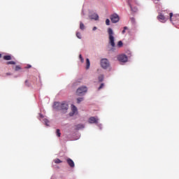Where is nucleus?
I'll return each mask as SVG.
<instances>
[{"label":"nucleus","instance_id":"obj_30","mask_svg":"<svg viewBox=\"0 0 179 179\" xmlns=\"http://www.w3.org/2000/svg\"><path fill=\"white\" fill-rule=\"evenodd\" d=\"M25 85H26V86H30V84L29 83V80H25Z\"/></svg>","mask_w":179,"mask_h":179},{"label":"nucleus","instance_id":"obj_7","mask_svg":"<svg viewBox=\"0 0 179 179\" xmlns=\"http://www.w3.org/2000/svg\"><path fill=\"white\" fill-rule=\"evenodd\" d=\"M88 122L90 124H97V122H99V119L94 117H90L88 120Z\"/></svg>","mask_w":179,"mask_h":179},{"label":"nucleus","instance_id":"obj_4","mask_svg":"<svg viewBox=\"0 0 179 179\" xmlns=\"http://www.w3.org/2000/svg\"><path fill=\"white\" fill-rule=\"evenodd\" d=\"M101 66L103 69H107V68H108V66H110V62H108V59H102L101 60Z\"/></svg>","mask_w":179,"mask_h":179},{"label":"nucleus","instance_id":"obj_29","mask_svg":"<svg viewBox=\"0 0 179 179\" xmlns=\"http://www.w3.org/2000/svg\"><path fill=\"white\" fill-rule=\"evenodd\" d=\"M125 30H128V27H124V30L122 31V34H124Z\"/></svg>","mask_w":179,"mask_h":179},{"label":"nucleus","instance_id":"obj_15","mask_svg":"<svg viewBox=\"0 0 179 179\" xmlns=\"http://www.w3.org/2000/svg\"><path fill=\"white\" fill-rule=\"evenodd\" d=\"M6 65H16V62L13 61L7 62Z\"/></svg>","mask_w":179,"mask_h":179},{"label":"nucleus","instance_id":"obj_5","mask_svg":"<svg viewBox=\"0 0 179 179\" xmlns=\"http://www.w3.org/2000/svg\"><path fill=\"white\" fill-rule=\"evenodd\" d=\"M110 20L112 23H118L120 22V16L118 14H113L110 15Z\"/></svg>","mask_w":179,"mask_h":179},{"label":"nucleus","instance_id":"obj_31","mask_svg":"<svg viewBox=\"0 0 179 179\" xmlns=\"http://www.w3.org/2000/svg\"><path fill=\"white\" fill-rule=\"evenodd\" d=\"M79 58H80L81 62H83L84 59H83V57H82V55H80Z\"/></svg>","mask_w":179,"mask_h":179},{"label":"nucleus","instance_id":"obj_2","mask_svg":"<svg viewBox=\"0 0 179 179\" xmlns=\"http://www.w3.org/2000/svg\"><path fill=\"white\" fill-rule=\"evenodd\" d=\"M108 34L109 36V44H110L112 47H115V43L114 42V31H113V29L108 28Z\"/></svg>","mask_w":179,"mask_h":179},{"label":"nucleus","instance_id":"obj_10","mask_svg":"<svg viewBox=\"0 0 179 179\" xmlns=\"http://www.w3.org/2000/svg\"><path fill=\"white\" fill-rule=\"evenodd\" d=\"M66 162H67L69 166H70V167H75V162H73V160H72L70 158H68L66 159Z\"/></svg>","mask_w":179,"mask_h":179},{"label":"nucleus","instance_id":"obj_26","mask_svg":"<svg viewBox=\"0 0 179 179\" xmlns=\"http://www.w3.org/2000/svg\"><path fill=\"white\" fill-rule=\"evenodd\" d=\"M76 37H78V38H82L80 33V32H77L76 33Z\"/></svg>","mask_w":179,"mask_h":179},{"label":"nucleus","instance_id":"obj_22","mask_svg":"<svg viewBox=\"0 0 179 179\" xmlns=\"http://www.w3.org/2000/svg\"><path fill=\"white\" fill-rule=\"evenodd\" d=\"M103 87H104V83H101L100 85V86L98 88V90H101V89H103Z\"/></svg>","mask_w":179,"mask_h":179},{"label":"nucleus","instance_id":"obj_12","mask_svg":"<svg viewBox=\"0 0 179 179\" xmlns=\"http://www.w3.org/2000/svg\"><path fill=\"white\" fill-rule=\"evenodd\" d=\"M83 128H85V125L83 124L76 125V129H83Z\"/></svg>","mask_w":179,"mask_h":179},{"label":"nucleus","instance_id":"obj_17","mask_svg":"<svg viewBox=\"0 0 179 179\" xmlns=\"http://www.w3.org/2000/svg\"><path fill=\"white\" fill-rule=\"evenodd\" d=\"M130 8H131L132 12H138V8L132 7L131 6H130Z\"/></svg>","mask_w":179,"mask_h":179},{"label":"nucleus","instance_id":"obj_11","mask_svg":"<svg viewBox=\"0 0 179 179\" xmlns=\"http://www.w3.org/2000/svg\"><path fill=\"white\" fill-rule=\"evenodd\" d=\"M71 110L73 111V114H75L78 112V108H76L75 105H71Z\"/></svg>","mask_w":179,"mask_h":179},{"label":"nucleus","instance_id":"obj_27","mask_svg":"<svg viewBox=\"0 0 179 179\" xmlns=\"http://www.w3.org/2000/svg\"><path fill=\"white\" fill-rule=\"evenodd\" d=\"M44 122H45V125H47V126L48 127V124L50 123V122L48 121V120L45 119V120H44Z\"/></svg>","mask_w":179,"mask_h":179},{"label":"nucleus","instance_id":"obj_23","mask_svg":"<svg viewBox=\"0 0 179 179\" xmlns=\"http://www.w3.org/2000/svg\"><path fill=\"white\" fill-rule=\"evenodd\" d=\"M130 20H131V22L133 24H135V22H136L135 18L131 17V18H130Z\"/></svg>","mask_w":179,"mask_h":179},{"label":"nucleus","instance_id":"obj_8","mask_svg":"<svg viewBox=\"0 0 179 179\" xmlns=\"http://www.w3.org/2000/svg\"><path fill=\"white\" fill-rule=\"evenodd\" d=\"M90 19L91 20H99V15L96 13H93L89 16Z\"/></svg>","mask_w":179,"mask_h":179},{"label":"nucleus","instance_id":"obj_28","mask_svg":"<svg viewBox=\"0 0 179 179\" xmlns=\"http://www.w3.org/2000/svg\"><path fill=\"white\" fill-rule=\"evenodd\" d=\"M118 47H122V41H120L117 43Z\"/></svg>","mask_w":179,"mask_h":179},{"label":"nucleus","instance_id":"obj_20","mask_svg":"<svg viewBox=\"0 0 179 179\" xmlns=\"http://www.w3.org/2000/svg\"><path fill=\"white\" fill-rule=\"evenodd\" d=\"M80 29L81 30H84L85 29V24H83V23L80 22Z\"/></svg>","mask_w":179,"mask_h":179},{"label":"nucleus","instance_id":"obj_34","mask_svg":"<svg viewBox=\"0 0 179 179\" xmlns=\"http://www.w3.org/2000/svg\"><path fill=\"white\" fill-rule=\"evenodd\" d=\"M0 58H2V55L0 53Z\"/></svg>","mask_w":179,"mask_h":179},{"label":"nucleus","instance_id":"obj_32","mask_svg":"<svg viewBox=\"0 0 179 179\" xmlns=\"http://www.w3.org/2000/svg\"><path fill=\"white\" fill-rule=\"evenodd\" d=\"M170 16V20H171V18L173 17V13H169Z\"/></svg>","mask_w":179,"mask_h":179},{"label":"nucleus","instance_id":"obj_37","mask_svg":"<svg viewBox=\"0 0 179 179\" xmlns=\"http://www.w3.org/2000/svg\"><path fill=\"white\" fill-rule=\"evenodd\" d=\"M157 1H159V0H157Z\"/></svg>","mask_w":179,"mask_h":179},{"label":"nucleus","instance_id":"obj_1","mask_svg":"<svg viewBox=\"0 0 179 179\" xmlns=\"http://www.w3.org/2000/svg\"><path fill=\"white\" fill-rule=\"evenodd\" d=\"M68 108H69V106L68 105V103L65 101L55 102L53 104V110H55V111H62V113H66V111H68Z\"/></svg>","mask_w":179,"mask_h":179},{"label":"nucleus","instance_id":"obj_3","mask_svg":"<svg viewBox=\"0 0 179 179\" xmlns=\"http://www.w3.org/2000/svg\"><path fill=\"white\" fill-rule=\"evenodd\" d=\"M87 87L82 86L77 90L76 94L77 96H82L84 93H87Z\"/></svg>","mask_w":179,"mask_h":179},{"label":"nucleus","instance_id":"obj_6","mask_svg":"<svg viewBox=\"0 0 179 179\" xmlns=\"http://www.w3.org/2000/svg\"><path fill=\"white\" fill-rule=\"evenodd\" d=\"M117 59L120 62H127L128 61V57L125 55H120L117 57Z\"/></svg>","mask_w":179,"mask_h":179},{"label":"nucleus","instance_id":"obj_24","mask_svg":"<svg viewBox=\"0 0 179 179\" xmlns=\"http://www.w3.org/2000/svg\"><path fill=\"white\" fill-rule=\"evenodd\" d=\"M20 69H22V68H20V66H16L15 69V71H20Z\"/></svg>","mask_w":179,"mask_h":179},{"label":"nucleus","instance_id":"obj_19","mask_svg":"<svg viewBox=\"0 0 179 179\" xmlns=\"http://www.w3.org/2000/svg\"><path fill=\"white\" fill-rule=\"evenodd\" d=\"M56 134H57V136L59 138V136H61V131H60V130L59 129H57V130H56Z\"/></svg>","mask_w":179,"mask_h":179},{"label":"nucleus","instance_id":"obj_36","mask_svg":"<svg viewBox=\"0 0 179 179\" xmlns=\"http://www.w3.org/2000/svg\"><path fill=\"white\" fill-rule=\"evenodd\" d=\"M7 75H10V73H7Z\"/></svg>","mask_w":179,"mask_h":179},{"label":"nucleus","instance_id":"obj_9","mask_svg":"<svg viewBox=\"0 0 179 179\" xmlns=\"http://www.w3.org/2000/svg\"><path fill=\"white\" fill-rule=\"evenodd\" d=\"M157 19L158 20H159V22H162V23H164V22H166V17H164L163 14H159L157 16Z\"/></svg>","mask_w":179,"mask_h":179},{"label":"nucleus","instance_id":"obj_18","mask_svg":"<svg viewBox=\"0 0 179 179\" xmlns=\"http://www.w3.org/2000/svg\"><path fill=\"white\" fill-rule=\"evenodd\" d=\"M55 163L56 164H59V163H62V161H61V159H55Z\"/></svg>","mask_w":179,"mask_h":179},{"label":"nucleus","instance_id":"obj_25","mask_svg":"<svg viewBox=\"0 0 179 179\" xmlns=\"http://www.w3.org/2000/svg\"><path fill=\"white\" fill-rule=\"evenodd\" d=\"M106 26H110V20L109 19H106Z\"/></svg>","mask_w":179,"mask_h":179},{"label":"nucleus","instance_id":"obj_21","mask_svg":"<svg viewBox=\"0 0 179 179\" xmlns=\"http://www.w3.org/2000/svg\"><path fill=\"white\" fill-rule=\"evenodd\" d=\"M83 101V98H78L77 103L78 104L80 103V102Z\"/></svg>","mask_w":179,"mask_h":179},{"label":"nucleus","instance_id":"obj_14","mask_svg":"<svg viewBox=\"0 0 179 179\" xmlns=\"http://www.w3.org/2000/svg\"><path fill=\"white\" fill-rule=\"evenodd\" d=\"M89 68H90V60L86 59V69H89Z\"/></svg>","mask_w":179,"mask_h":179},{"label":"nucleus","instance_id":"obj_13","mask_svg":"<svg viewBox=\"0 0 179 179\" xmlns=\"http://www.w3.org/2000/svg\"><path fill=\"white\" fill-rule=\"evenodd\" d=\"M3 59H5V61H10V59H12V56L10 55L3 56Z\"/></svg>","mask_w":179,"mask_h":179},{"label":"nucleus","instance_id":"obj_16","mask_svg":"<svg viewBox=\"0 0 179 179\" xmlns=\"http://www.w3.org/2000/svg\"><path fill=\"white\" fill-rule=\"evenodd\" d=\"M103 80H104V76L100 75L99 76V82H103Z\"/></svg>","mask_w":179,"mask_h":179},{"label":"nucleus","instance_id":"obj_35","mask_svg":"<svg viewBox=\"0 0 179 179\" xmlns=\"http://www.w3.org/2000/svg\"><path fill=\"white\" fill-rule=\"evenodd\" d=\"M28 68H31V66H30V65H29V66H28Z\"/></svg>","mask_w":179,"mask_h":179},{"label":"nucleus","instance_id":"obj_33","mask_svg":"<svg viewBox=\"0 0 179 179\" xmlns=\"http://www.w3.org/2000/svg\"><path fill=\"white\" fill-rule=\"evenodd\" d=\"M92 30H93L94 31V30H97V27H94L93 29H92Z\"/></svg>","mask_w":179,"mask_h":179}]
</instances>
